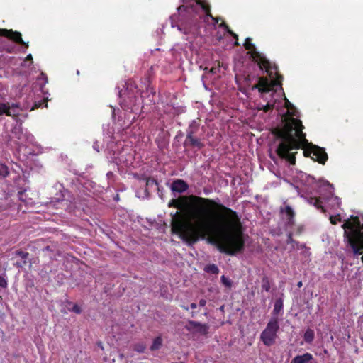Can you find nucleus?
<instances>
[{
    "label": "nucleus",
    "mask_w": 363,
    "mask_h": 363,
    "mask_svg": "<svg viewBox=\"0 0 363 363\" xmlns=\"http://www.w3.org/2000/svg\"><path fill=\"white\" fill-rule=\"evenodd\" d=\"M191 203L188 212L194 223L186 220L179 211L171 213V230L188 245L208 236V242L224 254L233 256L245 248V235L236 211L215 200L196 195L172 199L169 207L184 210Z\"/></svg>",
    "instance_id": "nucleus-1"
},
{
    "label": "nucleus",
    "mask_w": 363,
    "mask_h": 363,
    "mask_svg": "<svg viewBox=\"0 0 363 363\" xmlns=\"http://www.w3.org/2000/svg\"><path fill=\"white\" fill-rule=\"evenodd\" d=\"M303 128L300 119L291 118L282 128H274L271 131L274 137V143L279 141L275 150L277 155L290 164H296L297 152H292L293 150L303 149V155L306 157H312V148L310 145L312 143L306 138Z\"/></svg>",
    "instance_id": "nucleus-2"
},
{
    "label": "nucleus",
    "mask_w": 363,
    "mask_h": 363,
    "mask_svg": "<svg viewBox=\"0 0 363 363\" xmlns=\"http://www.w3.org/2000/svg\"><path fill=\"white\" fill-rule=\"evenodd\" d=\"M183 4L178 7L180 14L185 13L191 16V22L179 25L178 29L183 33L194 35L199 28V20L203 18L207 21L211 18L214 23H218L220 18L213 17L211 13V6L206 0H182Z\"/></svg>",
    "instance_id": "nucleus-3"
},
{
    "label": "nucleus",
    "mask_w": 363,
    "mask_h": 363,
    "mask_svg": "<svg viewBox=\"0 0 363 363\" xmlns=\"http://www.w3.org/2000/svg\"><path fill=\"white\" fill-rule=\"evenodd\" d=\"M245 48L248 50L250 55V59L255 62L262 71H264L269 76L273 75L272 69L276 68V65L272 64L260 52L257 51L255 45L252 43V39L247 38L244 43Z\"/></svg>",
    "instance_id": "nucleus-4"
},
{
    "label": "nucleus",
    "mask_w": 363,
    "mask_h": 363,
    "mask_svg": "<svg viewBox=\"0 0 363 363\" xmlns=\"http://www.w3.org/2000/svg\"><path fill=\"white\" fill-rule=\"evenodd\" d=\"M273 75H267L272 79L269 80L267 77H259L258 83L252 86V89H258L261 93H268L274 89L277 86H281L283 80V77L278 73L277 67L272 69Z\"/></svg>",
    "instance_id": "nucleus-5"
},
{
    "label": "nucleus",
    "mask_w": 363,
    "mask_h": 363,
    "mask_svg": "<svg viewBox=\"0 0 363 363\" xmlns=\"http://www.w3.org/2000/svg\"><path fill=\"white\" fill-rule=\"evenodd\" d=\"M279 330V320L277 317L272 316L267 324L265 329L260 335V340L266 346L274 344Z\"/></svg>",
    "instance_id": "nucleus-6"
},
{
    "label": "nucleus",
    "mask_w": 363,
    "mask_h": 363,
    "mask_svg": "<svg viewBox=\"0 0 363 363\" xmlns=\"http://www.w3.org/2000/svg\"><path fill=\"white\" fill-rule=\"evenodd\" d=\"M351 220L348 219L345 221L342 228L345 230L344 236L345 239L350 240V238H355V230H357L360 225V220L357 216H351Z\"/></svg>",
    "instance_id": "nucleus-7"
},
{
    "label": "nucleus",
    "mask_w": 363,
    "mask_h": 363,
    "mask_svg": "<svg viewBox=\"0 0 363 363\" xmlns=\"http://www.w3.org/2000/svg\"><path fill=\"white\" fill-rule=\"evenodd\" d=\"M184 328L187 331L192 334L206 335L208 333L210 327L207 323H201L194 320H188Z\"/></svg>",
    "instance_id": "nucleus-8"
},
{
    "label": "nucleus",
    "mask_w": 363,
    "mask_h": 363,
    "mask_svg": "<svg viewBox=\"0 0 363 363\" xmlns=\"http://www.w3.org/2000/svg\"><path fill=\"white\" fill-rule=\"evenodd\" d=\"M0 36H4L13 41L17 44L28 48V42L26 43L22 39V35L18 31H14L12 29L0 28Z\"/></svg>",
    "instance_id": "nucleus-9"
},
{
    "label": "nucleus",
    "mask_w": 363,
    "mask_h": 363,
    "mask_svg": "<svg viewBox=\"0 0 363 363\" xmlns=\"http://www.w3.org/2000/svg\"><path fill=\"white\" fill-rule=\"evenodd\" d=\"M310 145L313 152L311 159L321 164H325L328 158L325 149L313 144Z\"/></svg>",
    "instance_id": "nucleus-10"
},
{
    "label": "nucleus",
    "mask_w": 363,
    "mask_h": 363,
    "mask_svg": "<svg viewBox=\"0 0 363 363\" xmlns=\"http://www.w3.org/2000/svg\"><path fill=\"white\" fill-rule=\"evenodd\" d=\"M348 245L355 255H363V241L354 238H350L347 240Z\"/></svg>",
    "instance_id": "nucleus-11"
},
{
    "label": "nucleus",
    "mask_w": 363,
    "mask_h": 363,
    "mask_svg": "<svg viewBox=\"0 0 363 363\" xmlns=\"http://www.w3.org/2000/svg\"><path fill=\"white\" fill-rule=\"evenodd\" d=\"M189 189L188 184L183 179H178L172 182L171 190L174 192L184 193Z\"/></svg>",
    "instance_id": "nucleus-12"
},
{
    "label": "nucleus",
    "mask_w": 363,
    "mask_h": 363,
    "mask_svg": "<svg viewBox=\"0 0 363 363\" xmlns=\"http://www.w3.org/2000/svg\"><path fill=\"white\" fill-rule=\"evenodd\" d=\"M184 145V146L197 147L198 150H201L204 147V144L201 141V140L195 136H192L191 133L186 135Z\"/></svg>",
    "instance_id": "nucleus-13"
},
{
    "label": "nucleus",
    "mask_w": 363,
    "mask_h": 363,
    "mask_svg": "<svg viewBox=\"0 0 363 363\" xmlns=\"http://www.w3.org/2000/svg\"><path fill=\"white\" fill-rule=\"evenodd\" d=\"M280 212L283 214H285L286 219V224L288 225H294L295 224V213L292 208L289 206H286L285 207H281Z\"/></svg>",
    "instance_id": "nucleus-14"
},
{
    "label": "nucleus",
    "mask_w": 363,
    "mask_h": 363,
    "mask_svg": "<svg viewBox=\"0 0 363 363\" xmlns=\"http://www.w3.org/2000/svg\"><path fill=\"white\" fill-rule=\"evenodd\" d=\"M313 359V355L308 352L303 355H297L292 359L291 363H307Z\"/></svg>",
    "instance_id": "nucleus-15"
},
{
    "label": "nucleus",
    "mask_w": 363,
    "mask_h": 363,
    "mask_svg": "<svg viewBox=\"0 0 363 363\" xmlns=\"http://www.w3.org/2000/svg\"><path fill=\"white\" fill-rule=\"evenodd\" d=\"M9 111H11V114H14L10 116L12 117L14 120H17L22 109L20 108L19 104L9 103Z\"/></svg>",
    "instance_id": "nucleus-16"
},
{
    "label": "nucleus",
    "mask_w": 363,
    "mask_h": 363,
    "mask_svg": "<svg viewBox=\"0 0 363 363\" xmlns=\"http://www.w3.org/2000/svg\"><path fill=\"white\" fill-rule=\"evenodd\" d=\"M283 301L281 298L277 299L274 303V309L272 311L273 316L277 317V315L283 309Z\"/></svg>",
    "instance_id": "nucleus-17"
},
{
    "label": "nucleus",
    "mask_w": 363,
    "mask_h": 363,
    "mask_svg": "<svg viewBox=\"0 0 363 363\" xmlns=\"http://www.w3.org/2000/svg\"><path fill=\"white\" fill-rule=\"evenodd\" d=\"M309 203L313 206H315L318 209H320L322 212H325V210L323 206V201L320 199L316 197H311L309 200Z\"/></svg>",
    "instance_id": "nucleus-18"
},
{
    "label": "nucleus",
    "mask_w": 363,
    "mask_h": 363,
    "mask_svg": "<svg viewBox=\"0 0 363 363\" xmlns=\"http://www.w3.org/2000/svg\"><path fill=\"white\" fill-rule=\"evenodd\" d=\"M315 337V333L313 330L311 328H308L303 335V339L307 343H311Z\"/></svg>",
    "instance_id": "nucleus-19"
},
{
    "label": "nucleus",
    "mask_w": 363,
    "mask_h": 363,
    "mask_svg": "<svg viewBox=\"0 0 363 363\" xmlns=\"http://www.w3.org/2000/svg\"><path fill=\"white\" fill-rule=\"evenodd\" d=\"M162 346V339L161 336H158L153 340L152 344L150 346L151 351L158 350Z\"/></svg>",
    "instance_id": "nucleus-20"
},
{
    "label": "nucleus",
    "mask_w": 363,
    "mask_h": 363,
    "mask_svg": "<svg viewBox=\"0 0 363 363\" xmlns=\"http://www.w3.org/2000/svg\"><path fill=\"white\" fill-rule=\"evenodd\" d=\"M5 114L7 116H11V111H9V103H0V116ZM12 115H14L12 113Z\"/></svg>",
    "instance_id": "nucleus-21"
},
{
    "label": "nucleus",
    "mask_w": 363,
    "mask_h": 363,
    "mask_svg": "<svg viewBox=\"0 0 363 363\" xmlns=\"http://www.w3.org/2000/svg\"><path fill=\"white\" fill-rule=\"evenodd\" d=\"M203 270L205 272L212 274H218L219 273V269L215 264H207L204 267Z\"/></svg>",
    "instance_id": "nucleus-22"
},
{
    "label": "nucleus",
    "mask_w": 363,
    "mask_h": 363,
    "mask_svg": "<svg viewBox=\"0 0 363 363\" xmlns=\"http://www.w3.org/2000/svg\"><path fill=\"white\" fill-rule=\"evenodd\" d=\"M146 186L147 190L149 188H152L153 186L156 187L158 191H160L159 184L157 181L153 178L148 177L146 179Z\"/></svg>",
    "instance_id": "nucleus-23"
},
{
    "label": "nucleus",
    "mask_w": 363,
    "mask_h": 363,
    "mask_svg": "<svg viewBox=\"0 0 363 363\" xmlns=\"http://www.w3.org/2000/svg\"><path fill=\"white\" fill-rule=\"evenodd\" d=\"M198 130H199V125H197L195 121H193L190 124L189 127L188 128V129L186 130V135L191 133L192 136H195V135L196 134Z\"/></svg>",
    "instance_id": "nucleus-24"
},
{
    "label": "nucleus",
    "mask_w": 363,
    "mask_h": 363,
    "mask_svg": "<svg viewBox=\"0 0 363 363\" xmlns=\"http://www.w3.org/2000/svg\"><path fill=\"white\" fill-rule=\"evenodd\" d=\"M146 347V345L144 342H138L133 345V350L138 353L145 352Z\"/></svg>",
    "instance_id": "nucleus-25"
},
{
    "label": "nucleus",
    "mask_w": 363,
    "mask_h": 363,
    "mask_svg": "<svg viewBox=\"0 0 363 363\" xmlns=\"http://www.w3.org/2000/svg\"><path fill=\"white\" fill-rule=\"evenodd\" d=\"M15 255L16 256H18L20 257L23 262V264H27V259H28V257H29V253L27 252H24L23 250H16L15 252Z\"/></svg>",
    "instance_id": "nucleus-26"
},
{
    "label": "nucleus",
    "mask_w": 363,
    "mask_h": 363,
    "mask_svg": "<svg viewBox=\"0 0 363 363\" xmlns=\"http://www.w3.org/2000/svg\"><path fill=\"white\" fill-rule=\"evenodd\" d=\"M270 282L269 278L264 276L262 279V289L268 292L270 290Z\"/></svg>",
    "instance_id": "nucleus-27"
},
{
    "label": "nucleus",
    "mask_w": 363,
    "mask_h": 363,
    "mask_svg": "<svg viewBox=\"0 0 363 363\" xmlns=\"http://www.w3.org/2000/svg\"><path fill=\"white\" fill-rule=\"evenodd\" d=\"M354 233L356 239L357 238V240L363 241V224H360L359 227H358L357 230H355Z\"/></svg>",
    "instance_id": "nucleus-28"
},
{
    "label": "nucleus",
    "mask_w": 363,
    "mask_h": 363,
    "mask_svg": "<svg viewBox=\"0 0 363 363\" xmlns=\"http://www.w3.org/2000/svg\"><path fill=\"white\" fill-rule=\"evenodd\" d=\"M9 172L6 164H0V176L6 177L9 175Z\"/></svg>",
    "instance_id": "nucleus-29"
},
{
    "label": "nucleus",
    "mask_w": 363,
    "mask_h": 363,
    "mask_svg": "<svg viewBox=\"0 0 363 363\" xmlns=\"http://www.w3.org/2000/svg\"><path fill=\"white\" fill-rule=\"evenodd\" d=\"M220 280L222 284L227 288L230 289L232 286V281L230 279L227 278L225 275L221 276Z\"/></svg>",
    "instance_id": "nucleus-30"
},
{
    "label": "nucleus",
    "mask_w": 363,
    "mask_h": 363,
    "mask_svg": "<svg viewBox=\"0 0 363 363\" xmlns=\"http://www.w3.org/2000/svg\"><path fill=\"white\" fill-rule=\"evenodd\" d=\"M286 243L287 244H291L293 247H294L295 245L298 247V242L293 239L292 233H288L287 239H286Z\"/></svg>",
    "instance_id": "nucleus-31"
},
{
    "label": "nucleus",
    "mask_w": 363,
    "mask_h": 363,
    "mask_svg": "<svg viewBox=\"0 0 363 363\" xmlns=\"http://www.w3.org/2000/svg\"><path fill=\"white\" fill-rule=\"evenodd\" d=\"M330 220L333 225H336L338 222L341 221V216L340 214L336 216H331L330 217Z\"/></svg>",
    "instance_id": "nucleus-32"
},
{
    "label": "nucleus",
    "mask_w": 363,
    "mask_h": 363,
    "mask_svg": "<svg viewBox=\"0 0 363 363\" xmlns=\"http://www.w3.org/2000/svg\"><path fill=\"white\" fill-rule=\"evenodd\" d=\"M71 311L77 314H80L82 313V309L77 304H74Z\"/></svg>",
    "instance_id": "nucleus-33"
},
{
    "label": "nucleus",
    "mask_w": 363,
    "mask_h": 363,
    "mask_svg": "<svg viewBox=\"0 0 363 363\" xmlns=\"http://www.w3.org/2000/svg\"><path fill=\"white\" fill-rule=\"evenodd\" d=\"M273 108H274L273 104H267L263 106L262 110L264 111V112L267 113L269 111H272L273 109Z\"/></svg>",
    "instance_id": "nucleus-34"
},
{
    "label": "nucleus",
    "mask_w": 363,
    "mask_h": 363,
    "mask_svg": "<svg viewBox=\"0 0 363 363\" xmlns=\"http://www.w3.org/2000/svg\"><path fill=\"white\" fill-rule=\"evenodd\" d=\"M0 286L2 288H6L7 286V281L1 276H0Z\"/></svg>",
    "instance_id": "nucleus-35"
},
{
    "label": "nucleus",
    "mask_w": 363,
    "mask_h": 363,
    "mask_svg": "<svg viewBox=\"0 0 363 363\" xmlns=\"http://www.w3.org/2000/svg\"><path fill=\"white\" fill-rule=\"evenodd\" d=\"M199 306L204 307L206 306V301L205 299L202 298V299H201L199 301Z\"/></svg>",
    "instance_id": "nucleus-36"
},
{
    "label": "nucleus",
    "mask_w": 363,
    "mask_h": 363,
    "mask_svg": "<svg viewBox=\"0 0 363 363\" xmlns=\"http://www.w3.org/2000/svg\"><path fill=\"white\" fill-rule=\"evenodd\" d=\"M331 199H333V200L336 202V203L337 204V206H339V205H340V199H339V198H338V197H337V196H331Z\"/></svg>",
    "instance_id": "nucleus-37"
},
{
    "label": "nucleus",
    "mask_w": 363,
    "mask_h": 363,
    "mask_svg": "<svg viewBox=\"0 0 363 363\" xmlns=\"http://www.w3.org/2000/svg\"><path fill=\"white\" fill-rule=\"evenodd\" d=\"M226 32L231 36L234 34V32L228 27L225 29Z\"/></svg>",
    "instance_id": "nucleus-38"
},
{
    "label": "nucleus",
    "mask_w": 363,
    "mask_h": 363,
    "mask_svg": "<svg viewBox=\"0 0 363 363\" xmlns=\"http://www.w3.org/2000/svg\"><path fill=\"white\" fill-rule=\"evenodd\" d=\"M219 26L225 29L229 27L225 22H222Z\"/></svg>",
    "instance_id": "nucleus-39"
},
{
    "label": "nucleus",
    "mask_w": 363,
    "mask_h": 363,
    "mask_svg": "<svg viewBox=\"0 0 363 363\" xmlns=\"http://www.w3.org/2000/svg\"><path fill=\"white\" fill-rule=\"evenodd\" d=\"M26 264H23V262L22 261V262H17L16 264V266L17 267H19V268H22L23 266H25Z\"/></svg>",
    "instance_id": "nucleus-40"
},
{
    "label": "nucleus",
    "mask_w": 363,
    "mask_h": 363,
    "mask_svg": "<svg viewBox=\"0 0 363 363\" xmlns=\"http://www.w3.org/2000/svg\"><path fill=\"white\" fill-rule=\"evenodd\" d=\"M286 107L288 108H294V106L293 104H291L288 100L286 101Z\"/></svg>",
    "instance_id": "nucleus-41"
},
{
    "label": "nucleus",
    "mask_w": 363,
    "mask_h": 363,
    "mask_svg": "<svg viewBox=\"0 0 363 363\" xmlns=\"http://www.w3.org/2000/svg\"><path fill=\"white\" fill-rule=\"evenodd\" d=\"M26 60H33L32 55L31 54L28 55L27 57H26Z\"/></svg>",
    "instance_id": "nucleus-42"
},
{
    "label": "nucleus",
    "mask_w": 363,
    "mask_h": 363,
    "mask_svg": "<svg viewBox=\"0 0 363 363\" xmlns=\"http://www.w3.org/2000/svg\"><path fill=\"white\" fill-rule=\"evenodd\" d=\"M190 307L192 309H195L197 307V305L195 303H191Z\"/></svg>",
    "instance_id": "nucleus-43"
},
{
    "label": "nucleus",
    "mask_w": 363,
    "mask_h": 363,
    "mask_svg": "<svg viewBox=\"0 0 363 363\" xmlns=\"http://www.w3.org/2000/svg\"><path fill=\"white\" fill-rule=\"evenodd\" d=\"M232 37L235 39L236 40H238V35L234 33V34L232 35Z\"/></svg>",
    "instance_id": "nucleus-44"
},
{
    "label": "nucleus",
    "mask_w": 363,
    "mask_h": 363,
    "mask_svg": "<svg viewBox=\"0 0 363 363\" xmlns=\"http://www.w3.org/2000/svg\"><path fill=\"white\" fill-rule=\"evenodd\" d=\"M44 250H46V251H50V250H51L50 247V246H46V247L44 248Z\"/></svg>",
    "instance_id": "nucleus-45"
},
{
    "label": "nucleus",
    "mask_w": 363,
    "mask_h": 363,
    "mask_svg": "<svg viewBox=\"0 0 363 363\" xmlns=\"http://www.w3.org/2000/svg\"><path fill=\"white\" fill-rule=\"evenodd\" d=\"M303 284H302V281H298V284H297V286L298 288H301Z\"/></svg>",
    "instance_id": "nucleus-46"
},
{
    "label": "nucleus",
    "mask_w": 363,
    "mask_h": 363,
    "mask_svg": "<svg viewBox=\"0 0 363 363\" xmlns=\"http://www.w3.org/2000/svg\"><path fill=\"white\" fill-rule=\"evenodd\" d=\"M6 50L9 53H11L12 52V48H7V49H6Z\"/></svg>",
    "instance_id": "nucleus-47"
},
{
    "label": "nucleus",
    "mask_w": 363,
    "mask_h": 363,
    "mask_svg": "<svg viewBox=\"0 0 363 363\" xmlns=\"http://www.w3.org/2000/svg\"><path fill=\"white\" fill-rule=\"evenodd\" d=\"M234 45H235V46H238L239 45L238 40H235V42L234 43Z\"/></svg>",
    "instance_id": "nucleus-48"
},
{
    "label": "nucleus",
    "mask_w": 363,
    "mask_h": 363,
    "mask_svg": "<svg viewBox=\"0 0 363 363\" xmlns=\"http://www.w3.org/2000/svg\"><path fill=\"white\" fill-rule=\"evenodd\" d=\"M182 307L184 309L186 310V311H188V310H189V307H186V306H182Z\"/></svg>",
    "instance_id": "nucleus-49"
},
{
    "label": "nucleus",
    "mask_w": 363,
    "mask_h": 363,
    "mask_svg": "<svg viewBox=\"0 0 363 363\" xmlns=\"http://www.w3.org/2000/svg\"><path fill=\"white\" fill-rule=\"evenodd\" d=\"M5 208H4L2 206H0V211L4 210Z\"/></svg>",
    "instance_id": "nucleus-50"
},
{
    "label": "nucleus",
    "mask_w": 363,
    "mask_h": 363,
    "mask_svg": "<svg viewBox=\"0 0 363 363\" xmlns=\"http://www.w3.org/2000/svg\"><path fill=\"white\" fill-rule=\"evenodd\" d=\"M40 105H38V106L37 104H35V108H38V107H40Z\"/></svg>",
    "instance_id": "nucleus-51"
},
{
    "label": "nucleus",
    "mask_w": 363,
    "mask_h": 363,
    "mask_svg": "<svg viewBox=\"0 0 363 363\" xmlns=\"http://www.w3.org/2000/svg\"><path fill=\"white\" fill-rule=\"evenodd\" d=\"M361 260H362V262L363 263V255H362V257H361Z\"/></svg>",
    "instance_id": "nucleus-52"
},
{
    "label": "nucleus",
    "mask_w": 363,
    "mask_h": 363,
    "mask_svg": "<svg viewBox=\"0 0 363 363\" xmlns=\"http://www.w3.org/2000/svg\"><path fill=\"white\" fill-rule=\"evenodd\" d=\"M194 312H192V317H194Z\"/></svg>",
    "instance_id": "nucleus-53"
}]
</instances>
